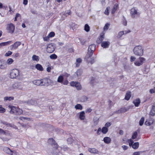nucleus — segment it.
Segmentation results:
<instances>
[{
  "mask_svg": "<svg viewBox=\"0 0 155 155\" xmlns=\"http://www.w3.org/2000/svg\"><path fill=\"white\" fill-rule=\"evenodd\" d=\"M133 52L135 55L141 56L143 54V49L140 45L137 46L134 48Z\"/></svg>",
  "mask_w": 155,
  "mask_h": 155,
  "instance_id": "nucleus-1",
  "label": "nucleus"
},
{
  "mask_svg": "<svg viewBox=\"0 0 155 155\" xmlns=\"http://www.w3.org/2000/svg\"><path fill=\"white\" fill-rule=\"evenodd\" d=\"M11 109L10 113L11 114H15L17 115H20L23 113L22 110L15 107L13 106L11 107Z\"/></svg>",
  "mask_w": 155,
  "mask_h": 155,
  "instance_id": "nucleus-2",
  "label": "nucleus"
},
{
  "mask_svg": "<svg viewBox=\"0 0 155 155\" xmlns=\"http://www.w3.org/2000/svg\"><path fill=\"white\" fill-rule=\"evenodd\" d=\"M19 71L17 69H12L10 72V77L12 78H16L19 75Z\"/></svg>",
  "mask_w": 155,
  "mask_h": 155,
  "instance_id": "nucleus-3",
  "label": "nucleus"
},
{
  "mask_svg": "<svg viewBox=\"0 0 155 155\" xmlns=\"http://www.w3.org/2000/svg\"><path fill=\"white\" fill-rule=\"evenodd\" d=\"M15 29V27L13 24L10 23L7 25L6 29L8 33L11 34L13 33L14 32Z\"/></svg>",
  "mask_w": 155,
  "mask_h": 155,
  "instance_id": "nucleus-4",
  "label": "nucleus"
},
{
  "mask_svg": "<svg viewBox=\"0 0 155 155\" xmlns=\"http://www.w3.org/2000/svg\"><path fill=\"white\" fill-rule=\"evenodd\" d=\"M145 61V59L143 57H139L138 60L134 62V64L137 66H140L142 65Z\"/></svg>",
  "mask_w": 155,
  "mask_h": 155,
  "instance_id": "nucleus-5",
  "label": "nucleus"
},
{
  "mask_svg": "<svg viewBox=\"0 0 155 155\" xmlns=\"http://www.w3.org/2000/svg\"><path fill=\"white\" fill-rule=\"evenodd\" d=\"M55 50V46L53 44H49L47 48V51L48 53H52Z\"/></svg>",
  "mask_w": 155,
  "mask_h": 155,
  "instance_id": "nucleus-6",
  "label": "nucleus"
},
{
  "mask_svg": "<svg viewBox=\"0 0 155 155\" xmlns=\"http://www.w3.org/2000/svg\"><path fill=\"white\" fill-rule=\"evenodd\" d=\"M48 143L51 145L55 149H57L58 148V145L55 143V141L52 139H49L48 140Z\"/></svg>",
  "mask_w": 155,
  "mask_h": 155,
  "instance_id": "nucleus-7",
  "label": "nucleus"
},
{
  "mask_svg": "<svg viewBox=\"0 0 155 155\" xmlns=\"http://www.w3.org/2000/svg\"><path fill=\"white\" fill-rule=\"evenodd\" d=\"M21 42L20 41H16L11 46V49H15L21 45Z\"/></svg>",
  "mask_w": 155,
  "mask_h": 155,
  "instance_id": "nucleus-8",
  "label": "nucleus"
},
{
  "mask_svg": "<svg viewBox=\"0 0 155 155\" xmlns=\"http://www.w3.org/2000/svg\"><path fill=\"white\" fill-rule=\"evenodd\" d=\"M12 87L14 89L18 88L19 89H21L22 87L21 84L20 83H16L13 84Z\"/></svg>",
  "mask_w": 155,
  "mask_h": 155,
  "instance_id": "nucleus-9",
  "label": "nucleus"
},
{
  "mask_svg": "<svg viewBox=\"0 0 155 155\" xmlns=\"http://www.w3.org/2000/svg\"><path fill=\"white\" fill-rule=\"evenodd\" d=\"M49 79L47 78L41 79V85L48 86L49 85Z\"/></svg>",
  "mask_w": 155,
  "mask_h": 155,
  "instance_id": "nucleus-10",
  "label": "nucleus"
},
{
  "mask_svg": "<svg viewBox=\"0 0 155 155\" xmlns=\"http://www.w3.org/2000/svg\"><path fill=\"white\" fill-rule=\"evenodd\" d=\"M96 46L94 44H92L89 46L88 51L93 53L95 49Z\"/></svg>",
  "mask_w": 155,
  "mask_h": 155,
  "instance_id": "nucleus-11",
  "label": "nucleus"
},
{
  "mask_svg": "<svg viewBox=\"0 0 155 155\" xmlns=\"http://www.w3.org/2000/svg\"><path fill=\"white\" fill-rule=\"evenodd\" d=\"M130 14L132 18H134L135 15L137 14V11L134 8H132L130 11Z\"/></svg>",
  "mask_w": 155,
  "mask_h": 155,
  "instance_id": "nucleus-12",
  "label": "nucleus"
},
{
  "mask_svg": "<svg viewBox=\"0 0 155 155\" xmlns=\"http://www.w3.org/2000/svg\"><path fill=\"white\" fill-rule=\"evenodd\" d=\"M110 45V42L108 41H103L101 43V46L104 48H107Z\"/></svg>",
  "mask_w": 155,
  "mask_h": 155,
  "instance_id": "nucleus-13",
  "label": "nucleus"
},
{
  "mask_svg": "<svg viewBox=\"0 0 155 155\" xmlns=\"http://www.w3.org/2000/svg\"><path fill=\"white\" fill-rule=\"evenodd\" d=\"M153 122V120L152 119H150L147 120L145 121V124L147 126H150L152 124Z\"/></svg>",
  "mask_w": 155,
  "mask_h": 155,
  "instance_id": "nucleus-14",
  "label": "nucleus"
},
{
  "mask_svg": "<svg viewBox=\"0 0 155 155\" xmlns=\"http://www.w3.org/2000/svg\"><path fill=\"white\" fill-rule=\"evenodd\" d=\"M104 35H101L97 39V42L98 44H100L101 43L102 41L103 40L104 38Z\"/></svg>",
  "mask_w": 155,
  "mask_h": 155,
  "instance_id": "nucleus-15",
  "label": "nucleus"
},
{
  "mask_svg": "<svg viewBox=\"0 0 155 155\" xmlns=\"http://www.w3.org/2000/svg\"><path fill=\"white\" fill-rule=\"evenodd\" d=\"M33 83L37 85H41V80H35L33 81Z\"/></svg>",
  "mask_w": 155,
  "mask_h": 155,
  "instance_id": "nucleus-16",
  "label": "nucleus"
},
{
  "mask_svg": "<svg viewBox=\"0 0 155 155\" xmlns=\"http://www.w3.org/2000/svg\"><path fill=\"white\" fill-rule=\"evenodd\" d=\"M103 140L105 143L109 144L110 143L111 140L109 137H105L104 138Z\"/></svg>",
  "mask_w": 155,
  "mask_h": 155,
  "instance_id": "nucleus-17",
  "label": "nucleus"
},
{
  "mask_svg": "<svg viewBox=\"0 0 155 155\" xmlns=\"http://www.w3.org/2000/svg\"><path fill=\"white\" fill-rule=\"evenodd\" d=\"M131 96V93L130 91H128L126 93L125 99L127 101L129 100V99H130V97Z\"/></svg>",
  "mask_w": 155,
  "mask_h": 155,
  "instance_id": "nucleus-18",
  "label": "nucleus"
},
{
  "mask_svg": "<svg viewBox=\"0 0 155 155\" xmlns=\"http://www.w3.org/2000/svg\"><path fill=\"white\" fill-rule=\"evenodd\" d=\"M155 115V106L152 107L151 110L149 113L150 116H153Z\"/></svg>",
  "mask_w": 155,
  "mask_h": 155,
  "instance_id": "nucleus-19",
  "label": "nucleus"
},
{
  "mask_svg": "<svg viewBox=\"0 0 155 155\" xmlns=\"http://www.w3.org/2000/svg\"><path fill=\"white\" fill-rule=\"evenodd\" d=\"M133 103L136 107H138L140 103V101L139 98H137L133 101Z\"/></svg>",
  "mask_w": 155,
  "mask_h": 155,
  "instance_id": "nucleus-20",
  "label": "nucleus"
},
{
  "mask_svg": "<svg viewBox=\"0 0 155 155\" xmlns=\"http://www.w3.org/2000/svg\"><path fill=\"white\" fill-rule=\"evenodd\" d=\"M89 151L93 154H97L98 151L95 148H89L88 149Z\"/></svg>",
  "mask_w": 155,
  "mask_h": 155,
  "instance_id": "nucleus-21",
  "label": "nucleus"
},
{
  "mask_svg": "<svg viewBox=\"0 0 155 155\" xmlns=\"http://www.w3.org/2000/svg\"><path fill=\"white\" fill-rule=\"evenodd\" d=\"M6 67L5 63L1 61H0V68L1 69H4Z\"/></svg>",
  "mask_w": 155,
  "mask_h": 155,
  "instance_id": "nucleus-22",
  "label": "nucleus"
},
{
  "mask_svg": "<svg viewBox=\"0 0 155 155\" xmlns=\"http://www.w3.org/2000/svg\"><path fill=\"white\" fill-rule=\"evenodd\" d=\"M12 42L11 41H9L6 42H2L0 43V48L7 45L10 44Z\"/></svg>",
  "mask_w": 155,
  "mask_h": 155,
  "instance_id": "nucleus-23",
  "label": "nucleus"
},
{
  "mask_svg": "<svg viewBox=\"0 0 155 155\" xmlns=\"http://www.w3.org/2000/svg\"><path fill=\"white\" fill-rule=\"evenodd\" d=\"M4 150L5 152L7 154L11 155H12L13 154V153H12V151L8 147H5L4 148Z\"/></svg>",
  "mask_w": 155,
  "mask_h": 155,
  "instance_id": "nucleus-24",
  "label": "nucleus"
},
{
  "mask_svg": "<svg viewBox=\"0 0 155 155\" xmlns=\"http://www.w3.org/2000/svg\"><path fill=\"white\" fill-rule=\"evenodd\" d=\"M85 113L84 111H83L81 112H80L79 115V118H80L81 120H84L85 118Z\"/></svg>",
  "mask_w": 155,
  "mask_h": 155,
  "instance_id": "nucleus-25",
  "label": "nucleus"
},
{
  "mask_svg": "<svg viewBox=\"0 0 155 155\" xmlns=\"http://www.w3.org/2000/svg\"><path fill=\"white\" fill-rule=\"evenodd\" d=\"M36 68L38 70L40 71H42L43 70V68L41 65L39 64H37L35 65Z\"/></svg>",
  "mask_w": 155,
  "mask_h": 155,
  "instance_id": "nucleus-26",
  "label": "nucleus"
},
{
  "mask_svg": "<svg viewBox=\"0 0 155 155\" xmlns=\"http://www.w3.org/2000/svg\"><path fill=\"white\" fill-rule=\"evenodd\" d=\"M32 60L34 61H39V58L38 56H36L35 55H33L32 57Z\"/></svg>",
  "mask_w": 155,
  "mask_h": 155,
  "instance_id": "nucleus-27",
  "label": "nucleus"
},
{
  "mask_svg": "<svg viewBox=\"0 0 155 155\" xmlns=\"http://www.w3.org/2000/svg\"><path fill=\"white\" fill-rule=\"evenodd\" d=\"M92 54L93 53H91L88 51L85 58V59L87 60H88V59L91 57Z\"/></svg>",
  "mask_w": 155,
  "mask_h": 155,
  "instance_id": "nucleus-28",
  "label": "nucleus"
},
{
  "mask_svg": "<svg viewBox=\"0 0 155 155\" xmlns=\"http://www.w3.org/2000/svg\"><path fill=\"white\" fill-rule=\"evenodd\" d=\"M63 79L64 78L62 76L60 75L58 78L57 81L58 82L62 83L63 82Z\"/></svg>",
  "mask_w": 155,
  "mask_h": 155,
  "instance_id": "nucleus-29",
  "label": "nucleus"
},
{
  "mask_svg": "<svg viewBox=\"0 0 155 155\" xmlns=\"http://www.w3.org/2000/svg\"><path fill=\"white\" fill-rule=\"evenodd\" d=\"M139 146V143L138 142H136L132 146V147L134 149H137Z\"/></svg>",
  "mask_w": 155,
  "mask_h": 155,
  "instance_id": "nucleus-30",
  "label": "nucleus"
},
{
  "mask_svg": "<svg viewBox=\"0 0 155 155\" xmlns=\"http://www.w3.org/2000/svg\"><path fill=\"white\" fill-rule=\"evenodd\" d=\"M82 59L80 58H78L76 60L77 64H76V66L78 67L79 65L82 62Z\"/></svg>",
  "mask_w": 155,
  "mask_h": 155,
  "instance_id": "nucleus-31",
  "label": "nucleus"
},
{
  "mask_svg": "<svg viewBox=\"0 0 155 155\" xmlns=\"http://www.w3.org/2000/svg\"><path fill=\"white\" fill-rule=\"evenodd\" d=\"M117 6H118V5L117 4H115V5H114L113 9L112 10V11H111V12L112 14H114V13L115 11L117 9Z\"/></svg>",
  "mask_w": 155,
  "mask_h": 155,
  "instance_id": "nucleus-32",
  "label": "nucleus"
},
{
  "mask_svg": "<svg viewBox=\"0 0 155 155\" xmlns=\"http://www.w3.org/2000/svg\"><path fill=\"white\" fill-rule=\"evenodd\" d=\"M108 130V128L105 127H103L101 130L102 132L104 134H106Z\"/></svg>",
  "mask_w": 155,
  "mask_h": 155,
  "instance_id": "nucleus-33",
  "label": "nucleus"
},
{
  "mask_svg": "<svg viewBox=\"0 0 155 155\" xmlns=\"http://www.w3.org/2000/svg\"><path fill=\"white\" fill-rule=\"evenodd\" d=\"M78 90H80L81 86L80 83L77 82L75 86Z\"/></svg>",
  "mask_w": 155,
  "mask_h": 155,
  "instance_id": "nucleus-34",
  "label": "nucleus"
},
{
  "mask_svg": "<svg viewBox=\"0 0 155 155\" xmlns=\"http://www.w3.org/2000/svg\"><path fill=\"white\" fill-rule=\"evenodd\" d=\"M127 110V109L125 108H124L120 109L118 110V112L120 113H122L125 112Z\"/></svg>",
  "mask_w": 155,
  "mask_h": 155,
  "instance_id": "nucleus-35",
  "label": "nucleus"
},
{
  "mask_svg": "<svg viewBox=\"0 0 155 155\" xmlns=\"http://www.w3.org/2000/svg\"><path fill=\"white\" fill-rule=\"evenodd\" d=\"M75 108L76 109H80L81 110L82 109V106L80 104H78L75 106Z\"/></svg>",
  "mask_w": 155,
  "mask_h": 155,
  "instance_id": "nucleus-36",
  "label": "nucleus"
},
{
  "mask_svg": "<svg viewBox=\"0 0 155 155\" xmlns=\"http://www.w3.org/2000/svg\"><path fill=\"white\" fill-rule=\"evenodd\" d=\"M14 61L11 58H8L7 61V63L8 64H11Z\"/></svg>",
  "mask_w": 155,
  "mask_h": 155,
  "instance_id": "nucleus-37",
  "label": "nucleus"
},
{
  "mask_svg": "<svg viewBox=\"0 0 155 155\" xmlns=\"http://www.w3.org/2000/svg\"><path fill=\"white\" fill-rule=\"evenodd\" d=\"M84 30L87 32L90 31V27L87 24H86L84 26Z\"/></svg>",
  "mask_w": 155,
  "mask_h": 155,
  "instance_id": "nucleus-38",
  "label": "nucleus"
},
{
  "mask_svg": "<svg viewBox=\"0 0 155 155\" xmlns=\"http://www.w3.org/2000/svg\"><path fill=\"white\" fill-rule=\"evenodd\" d=\"M144 120V118L143 117H142L141 118V119L139 121V124L140 126H141L143 125V124Z\"/></svg>",
  "mask_w": 155,
  "mask_h": 155,
  "instance_id": "nucleus-39",
  "label": "nucleus"
},
{
  "mask_svg": "<svg viewBox=\"0 0 155 155\" xmlns=\"http://www.w3.org/2000/svg\"><path fill=\"white\" fill-rule=\"evenodd\" d=\"M57 58V56L55 54H52L50 56V58L51 59H56Z\"/></svg>",
  "mask_w": 155,
  "mask_h": 155,
  "instance_id": "nucleus-40",
  "label": "nucleus"
},
{
  "mask_svg": "<svg viewBox=\"0 0 155 155\" xmlns=\"http://www.w3.org/2000/svg\"><path fill=\"white\" fill-rule=\"evenodd\" d=\"M137 132H135L134 134H133L132 137V138L133 139H135L137 137Z\"/></svg>",
  "mask_w": 155,
  "mask_h": 155,
  "instance_id": "nucleus-41",
  "label": "nucleus"
},
{
  "mask_svg": "<svg viewBox=\"0 0 155 155\" xmlns=\"http://www.w3.org/2000/svg\"><path fill=\"white\" fill-rule=\"evenodd\" d=\"M4 100L5 101L9 100L11 101L13 99V97H4Z\"/></svg>",
  "mask_w": 155,
  "mask_h": 155,
  "instance_id": "nucleus-42",
  "label": "nucleus"
},
{
  "mask_svg": "<svg viewBox=\"0 0 155 155\" xmlns=\"http://www.w3.org/2000/svg\"><path fill=\"white\" fill-rule=\"evenodd\" d=\"M143 152L144 151H143L135 152L134 153L133 155H139L140 154H142Z\"/></svg>",
  "mask_w": 155,
  "mask_h": 155,
  "instance_id": "nucleus-43",
  "label": "nucleus"
},
{
  "mask_svg": "<svg viewBox=\"0 0 155 155\" xmlns=\"http://www.w3.org/2000/svg\"><path fill=\"white\" fill-rule=\"evenodd\" d=\"M55 35V33L54 32H51L48 35V37L50 38L53 37Z\"/></svg>",
  "mask_w": 155,
  "mask_h": 155,
  "instance_id": "nucleus-44",
  "label": "nucleus"
},
{
  "mask_svg": "<svg viewBox=\"0 0 155 155\" xmlns=\"http://www.w3.org/2000/svg\"><path fill=\"white\" fill-rule=\"evenodd\" d=\"M110 7H108L106 8V9L105 10L104 12L105 14L106 15H109V9H110Z\"/></svg>",
  "mask_w": 155,
  "mask_h": 155,
  "instance_id": "nucleus-45",
  "label": "nucleus"
},
{
  "mask_svg": "<svg viewBox=\"0 0 155 155\" xmlns=\"http://www.w3.org/2000/svg\"><path fill=\"white\" fill-rule=\"evenodd\" d=\"M12 52L8 51L7 53H6L5 54V56L6 57L12 54Z\"/></svg>",
  "mask_w": 155,
  "mask_h": 155,
  "instance_id": "nucleus-46",
  "label": "nucleus"
},
{
  "mask_svg": "<svg viewBox=\"0 0 155 155\" xmlns=\"http://www.w3.org/2000/svg\"><path fill=\"white\" fill-rule=\"evenodd\" d=\"M128 141L129 142V146H132V145H133V144L134 143V141L131 139L128 140Z\"/></svg>",
  "mask_w": 155,
  "mask_h": 155,
  "instance_id": "nucleus-47",
  "label": "nucleus"
},
{
  "mask_svg": "<svg viewBox=\"0 0 155 155\" xmlns=\"http://www.w3.org/2000/svg\"><path fill=\"white\" fill-rule=\"evenodd\" d=\"M5 109L2 107V106L0 105V113H4L5 111Z\"/></svg>",
  "mask_w": 155,
  "mask_h": 155,
  "instance_id": "nucleus-48",
  "label": "nucleus"
},
{
  "mask_svg": "<svg viewBox=\"0 0 155 155\" xmlns=\"http://www.w3.org/2000/svg\"><path fill=\"white\" fill-rule=\"evenodd\" d=\"M109 25H110V24H108V23L106 24L104 28V30H107Z\"/></svg>",
  "mask_w": 155,
  "mask_h": 155,
  "instance_id": "nucleus-49",
  "label": "nucleus"
},
{
  "mask_svg": "<svg viewBox=\"0 0 155 155\" xmlns=\"http://www.w3.org/2000/svg\"><path fill=\"white\" fill-rule=\"evenodd\" d=\"M150 93V94H153L155 92V87L153 89H151L149 91Z\"/></svg>",
  "mask_w": 155,
  "mask_h": 155,
  "instance_id": "nucleus-50",
  "label": "nucleus"
},
{
  "mask_svg": "<svg viewBox=\"0 0 155 155\" xmlns=\"http://www.w3.org/2000/svg\"><path fill=\"white\" fill-rule=\"evenodd\" d=\"M76 83V82L72 81L70 83V84L72 86H75Z\"/></svg>",
  "mask_w": 155,
  "mask_h": 155,
  "instance_id": "nucleus-51",
  "label": "nucleus"
},
{
  "mask_svg": "<svg viewBox=\"0 0 155 155\" xmlns=\"http://www.w3.org/2000/svg\"><path fill=\"white\" fill-rule=\"evenodd\" d=\"M136 58L133 56H131L130 58V60L131 62H133L135 60Z\"/></svg>",
  "mask_w": 155,
  "mask_h": 155,
  "instance_id": "nucleus-52",
  "label": "nucleus"
},
{
  "mask_svg": "<svg viewBox=\"0 0 155 155\" xmlns=\"http://www.w3.org/2000/svg\"><path fill=\"white\" fill-rule=\"evenodd\" d=\"M81 71L78 70L77 71L76 73L78 76H80L81 74Z\"/></svg>",
  "mask_w": 155,
  "mask_h": 155,
  "instance_id": "nucleus-53",
  "label": "nucleus"
},
{
  "mask_svg": "<svg viewBox=\"0 0 155 155\" xmlns=\"http://www.w3.org/2000/svg\"><path fill=\"white\" fill-rule=\"evenodd\" d=\"M124 34V31H122L118 33V36L119 37H121L122 35Z\"/></svg>",
  "mask_w": 155,
  "mask_h": 155,
  "instance_id": "nucleus-54",
  "label": "nucleus"
},
{
  "mask_svg": "<svg viewBox=\"0 0 155 155\" xmlns=\"http://www.w3.org/2000/svg\"><path fill=\"white\" fill-rule=\"evenodd\" d=\"M51 67L49 66L46 69L47 71L48 72H51Z\"/></svg>",
  "mask_w": 155,
  "mask_h": 155,
  "instance_id": "nucleus-55",
  "label": "nucleus"
},
{
  "mask_svg": "<svg viewBox=\"0 0 155 155\" xmlns=\"http://www.w3.org/2000/svg\"><path fill=\"white\" fill-rule=\"evenodd\" d=\"M49 37H48V36L47 37H45L43 38L44 41H47L49 40Z\"/></svg>",
  "mask_w": 155,
  "mask_h": 155,
  "instance_id": "nucleus-56",
  "label": "nucleus"
},
{
  "mask_svg": "<svg viewBox=\"0 0 155 155\" xmlns=\"http://www.w3.org/2000/svg\"><path fill=\"white\" fill-rule=\"evenodd\" d=\"M123 149L124 150H126L127 149L128 147L125 145H124L122 146Z\"/></svg>",
  "mask_w": 155,
  "mask_h": 155,
  "instance_id": "nucleus-57",
  "label": "nucleus"
},
{
  "mask_svg": "<svg viewBox=\"0 0 155 155\" xmlns=\"http://www.w3.org/2000/svg\"><path fill=\"white\" fill-rule=\"evenodd\" d=\"M111 124L110 123H107L106 124L105 126L107 127L110 126Z\"/></svg>",
  "mask_w": 155,
  "mask_h": 155,
  "instance_id": "nucleus-58",
  "label": "nucleus"
},
{
  "mask_svg": "<svg viewBox=\"0 0 155 155\" xmlns=\"http://www.w3.org/2000/svg\"><path fill=\"white\" fill-rule=\"evenodd\" d=\"M92 110V109L90 108H88L87 109L86 111V112H90Z\"/></svg>",
  "mask_w": 155,
  "mask_h": 155,
  "instance_id": "nucleus-59",
  "label": "nucleus"
},
{
  "mask_svg": "<svg viewBox=\"0 0 155 155\" xmlns=\"http://www.w3.org/2000/svg\"><path fill=\"white\" fill-rule=\"evenodd\" d=\"M28 0H23V4L25 5H26L28 3Z\"/></svg>",
  "mask_w": 155,
  "mask_h": 155,
  "instance_id": "nucleus-60",
  "label": "nucleus"
},
{
  "mask_svg": "<svg viewBox=\"0 0 155 155\" xmlns=\"http://www.w3.org/2000/svg\"><path fill=\"white\" fill-rule=\"evenodd\" d=\"M14 56L15 58L19 56V54L18 53H16L14 54Z\"/></svg>",
  "mask_w": 155,
  "mask_h": 155,
  "instance_id": "nucleus-61",
  "label": "nucleus"
},
{
  "mask_svg": "<svg viewBox=\"0 0 155 155\" xmlns=\"http://www.w3.org/2000/svg\"><path fill=\"white\" fill-rule=\"evenodd\" d=\"M0 134H5V132L2 129L0 128Z\"/></svg>",
  "mask_w": 155,
  "mask_h": 155,
  "instance_id": "nucleus-62",
  "label": "nucleus"
},
{
  "mask_svg": "<svg viewBox=\"0 0 155 155\" xmlns=\"http://www.w3.org/2000/svg\"><path fill=\"white\" fill-rule=\"evenodd\" d=\"M15 16L17 18H18V17H20L21 18V15L18 13H17L16 14Z\"/></svg>",
  "mask_w": 155,
  "mask_h": 155,
  "instance_id": "nucleus-63",
  "label": "nucleus"
},
{
  "mask_svg": "<svg viewBox=\"0 0 155 155\" xmlns=\"http://www.w3.org/2000/svg\"><path fill=\"white\" fill-rule=\"evenodd\" d=\"M68 83V81L67 80L65 81L64 82V84L65 85H67Z\"/></svg>",
  "mask_w": 155,
  "mask_h": 155,
  "instance_id": "nucleus-64",
  "label": "nucleus"
}]
</instances>
